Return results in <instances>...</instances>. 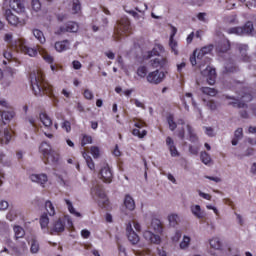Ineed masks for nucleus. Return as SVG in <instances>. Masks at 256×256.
<instances>
[{
	"instance_id": "5",
	"label": "nucleus",
	"mask_w": 256,
	"mask_h": 256,
	"mask_svg": "<svg viewBox=\"0 0 256 256\" xmlns=\"http://www.w3.org/2000/svg\"><path fill=\"white\" fill-rule=\"evenodd\" d=\"M151 57H156L151 59ZM147 59H151L149 62L150 67L152 69H161L167 65V59L159 56V51H157V47L148 52Z\"/></svg>"
},
{
	"instance_id": "3",
	"label": "nucleus",
	"mask_w": 256,
	"mask_h": 256,
	"mask_svg": "<svg viewBox=\"0 0 256 256\" xmlns=\"http://www.w3.org/2000/svg\"><path fill=\"white\" fill-rule=\"evenodd\" d=\"M39 149L44 157L43 159L46 165H55L59 163V153H57L55 150H52L51 146L47 142H43Z\"/></svg>"
},
{
	"instance_id": "30",
	"label": "nucleus",
	"mask_w": 256,
	"mask_h": 256,
	"mask_svg": "<svg viewBox=\"0 0 256 256\" xmlns=\"http://www.w3.org/2000/svg\"><path fill=\"white\" fill-rule=\"evenodd\" d=\"M65 203L68 207L69 213H71L72 215H75L76 217H81V213L75 211V208L73 207V203L71 202V200L66 199Z\"/></svg>"
},
{
	"instance_id": "34",
	"label": "nucleus",
	"mask_w": 256,
	"mask_h": 256,
	"mask_svg": "<svg viewBox=\"0 0 256 256\" xmlns=\"http://www.w3.org/2000/svg\"><path fill=\"white\" fill-rule=\"evenodd\" d=\"M168 221L171 227H175L176 225H179V216L177 214H171L168 216Z\"/></svg>"
},
{
	"instance_id": "63",
	"label": "nucleus",
	"mask_w": 256,
	"mask_h": 256,
	"mask_svg": "<svg viewBox=\"0 0 256 256\" xmlns=\"http://www.w3.org/2000/svg\"><path fill=\"white\" fill-rule=\"evenodd\" d=\"M28 122L30 123V125H32V127L34 128V131H37V124L35 123V119L33 117H29L28 118Z\"/></svg>"
},
{
	"instance_id": "35",
	"label": "nucleus",
	"mask_w": 256,
	"mask_h": 256,
	"mask_svg": "<svg viewBox=\"0 0 256 256\" xmlns=\"http://www.w3.org/2000/svg\"><path fill=\"white\" fill-rule=\"evenodd\" d=\"M202 93L205 95H209L210 97H215L217 95V90L209 87H202L201 88Z\"/></svg>"
},
{
	"instance_id": "8",
	"label": "nucleus",
	"mask_w": 256,
	"mask_h": 256,
	"mask_svg": "<svg viewBox=\"0 0 256 256\" xmlns=\"http://www.w3.org/2000/svg\"><path fill=\"white\" fill-rule=\"evenodd\" d=\"M92 195H96L98 197V204L100 207H105L109 203V199H107V195H105V191H103V187L101 185H96L91 190Z\"/></svg>"
},
{
	"instance_id": "26",
	"label": "nucleus",
	"mask_w": 256,
	"mask_h": 256,
	"mask_svg": "<svg viewBox=\"0 0 256 256\" xmlns=\"http://www.w3.org/2000/svg\"><path fill=\"white\" fill-rule=\"evenodd\" d=\"M150 229H153L155 233H163V226H161V221L157 219L152 220Z\"/></svg>"
},
{
	"instance_id": "27",
	"label": "nucleus",
	"mask_w": 256,
	"mask_h": 256,
	"mask_svg": "<svg viewBox=\"0 0 256 256\" xmlns=\"http://www.w3.org/2000/svg\"><path fill=\"white\" fill-rule=\"evenodd\" d=\"M15 239H23L25 230L21 226H14Z\"/></svg>"
},
{
	"instance_id": "20",
	"label": "nucleus",
	"mask_w": 256,
	"mask_h": 256,
	"mask_svg": "<svg viewBox=\"0 0 256 256\" xmlns=\"http://www.w3.org/2000/svg\"><path fill=\"white\" fill-rule=\"evenodd\" d=\"M197 51H198L197 59H203V57H205V55H209V53H211V51H213V44L204 46L200 50H197Z\"/></svg>"
},
{
	"instance_id": "31",
	"label": "nucleus",
	"mask_w": 256,
	"mask_h": 256,
	"mask_svg": "<svg viewBox=\"0 0 256 256\" xmlns=\"http://www.w3.org/2000/svg\"><path fill=\"white\" fill-rule=\"evenodd\" d=\"M169 47L171 48L172 53H174V55H179V49L177 41H175V39L170 38L169 40Z\"/></svg>"
},
{
	"instance_id": "18",
	"label": "nucleus",
	"mask_w": 256,
	"mask_h": 256,
	"mask_svg": "<svg viewBox=\"0 0 256 256\" xmlns=\"http://www.w3.org/2000/svg\"><path fill=\"white\" fill-rule=\"evenodd\" d=\"M211 249H215L216 251H221L223 249V242L219 237H213L209 240Z\"/></svg>"
},
{
	"instance_id": "44",
	"label": "nucleus",
	"mask_w": 256,
	"mask_h": 256,
	"mask_svg": "<svg viewBox=\"0 0 256 256\" xmlns=\"http://www.w3.org/2000/svg\"><path fill=\"white\" fill-rule=\"evenodd\" d=\"M40 225L42 227V229H45V227H48L49 225V217L47 216V214H43L40 218Z\"/></svg>"
},
{
	"instance_id": "40",
	"label": "nucleus",
	"mask_w": 256,
	"mask_h": 256,
	"mask_svg": "<svg viewBox=\"0 0 256 256\" xmlns=\"http://www.w3.org/2000/svg\"><path fill=\"white\" fill-rule=\"evenodd\" d=\"M147 68L145 66H140L137 69V75L138 77H141L142 79H145V77H147Z\"/></svg>"
},
{
	"instance_id": "13",
	"label": "nucleus",
	"mask_w": 256,
	"mask_h": 256,
	"mask_svg": "<svg viewBox=\"0 0 256 256\" xmlns=\"http://www.w3.org/2000/svg\"><path fill=\"white\" fill-rule=\"evenodd\" d=\"M100 179H102L104 183H111V181H113V172H111L109 165L106 164L101 168Z\"/></svg>"
},
{
	"instance_id": "56",
	"label": "nucleus",
	"mask_w": 256,
	"mask_h": 256,
	"mask_svg": "<svg viewBox=\"0 0 256 256\" xmlns=\"http://www.w3.org/2000/svg\"><path fill=\"white\" fill-rule=\"evenodd\" d=\"M197 55H198V51L195 50L193 53V56L190 57V63L193 66L197 65Z\"/></svg>"
},
{
	"instance_id": "15",
	"label": "nucleus",
	"mask_w": 256,
	"mask_h": 256,
	"mask_svg": "<svg viewBox=\"0 0 256 256\" xmlns=\"http://www.w3.org/2000/svg\"><path fill=\"white\" fill-rule=\"evenodd\" d=\"M71 48V42H69V40H62V41H58L54 44V49L58 52V53H63V51H67Z\"/></svg>"
},
{
	"instance_id": "22",
	"label": "nucleus",
	"mask_w": 256,
	"mask_h": 256,
	"mask_svg": "<svg viewBox=\"0 0 256 256\" xmlns=\"http://www.w3.org/2000/svg\"><path fill=\"white\" fill-rule=\"evenodd\" d=\"M40 121L46 129L53 126V120L46 113H40Z\"/></svg>"
},
{
	"instance_id": "59",
	"label": "nucleus",
	"mask_w": 256,
	"mask_h": 256,
	"mask_svg": "<svg viewBox=\"0 0 256 256\" xmlns=\"http://www.w3.org/2000/svg\"><path fill=\"white\" fill-rule=\"evenodd\" d=\"M84 97L85 99H88L89 101H91V99H93V92H91V90L86 89L84 91Z\"/></svg>"
},
{
	"instance_id": "33",
	"label": "nucleus",
	"mask_w": 256,
	"mask_h": 256,
	"mask_svg": "<svg viewBox=\"0 0 256 256\" xmlns=\"http://www.w3.org/2000/svg\"><path fill=\"white\" fill-rule=\"evenodd\" d=\"M244 35H251L253 33V22H247L242 26Z\"/></svg>"
},
{
	"instance_id": "54",
	"label": "nucleus",
	"mask_w": 256,
	"mask_h": 256,
	"mask_svg": "<svg viewBox=\"0 0 256 256\" xmlns=\"http://www.w3.org/2000/svg\"><path fill=\"white\" fill-rule=\"evenodd\" d=\"M234 138L236 139H243V128H238L234 133Z\"/></svg>"
},
{
	"instance_id": "53",
	"label": "nucleus",
	"mask_w": 256,
	"mask_h": 256,
	"mask_svg": "<svg viewBox=\"0 0 256 256\" xmlns=\"http://www.w3.org/2000/svg\"><path fill=\"white\" fill-rule=\"evenodd\" d=\"M206 105H207V107L209 108L210 111H216L217 110V103H215V101H213V100H209Z\"/></svg>"
},
{
	"instance_id": "55",
	"label": "nucleus",
	"mask_w": 256,
	"mask_h": 256,
	"mask_svg": "<svg viewBox=\"0 0 256 256\" xmlns=\"http://www.w3.org/2000/svg\"><path fill=\"white\" fill-rule=\"evenodd\" d=\"M206 135L208 137H215V130L212 127H204Z\"/></svg>"
},
{
	"instance_id": "9",
	"label": "nucleus",
	"mask_w": 256,
	"mask_h": 256,
	"mask_svg": "<svg viewBox=\"0 0 256 256\" xmlns=\"http://www.w3.org/2000/svg\"><path fill=\"white\" fill-rule=\"evenodd\" d=\"M66 221L67 218H59L55 220L49 228L50 235H58V233H63V231H65Z\"/></svg>"
},
{
	"instance_id": "64",
	"label": "nucleus",
	"mask_w": 256,
	"mask_h": 256,
	"mask_svg": "<svg viewBox=\"0 0 256 256\" xmlns=\"http://www.w3.org/2000/svg\"><path fill=\"white\" fill-rule=\"evenodd\" d=\"M200 197H203V199H207V201H211V196L207 193L199 192Z\"/></svg>"
},
{
	"instance_id": "28",
	"label": "nucleus",
	"mask_w": 256,
	"mask_h": 256,
	"mask_svg": "<svg viewBox=\"0 0 256 256\" xmlns=\"http://www.w3.org/2000/svg\"><path fill=\"white\" fill-rule=\"evenodd\" d=\"M30 243H31V246H30L31 253H33V254L39 253L40 247H39V242L37 241V239L32 238Z\"/></svg>"
},
{
	"instance_id": "42",
	"label": "nucleus",
	"mask_w": 256,
	"mask_h": 256,
	"mask_svg": "<svg viewBox=\"0 0 256 256\" xmlns=\"http://www.w3.org/2000/svg\"><path fill=\"white\" fill-rule=\"evenodd\" d=\"M132 134L135 136V137H139V139H143L144 137L147 136V130H143L142 132L139 131V129H133L132 130Z\"/></svg>"
},
{
	"instance_id": "62",
	"label": "nucleus",
	"mask_w": 256,
	"mask_h": 256,
	"mask_svg": "<svg viewBox=\"0 0 256 256\" xmlns=\"http://www.w3.org/2000/svg\"><path fill=\"white\" fill-rule=\"evenodd\" d=\"M72 65H73V69H76V70H79V69H81V67H83V66L81 65V62H79L78 60H74V61L72 62Z\"/></svg>"
},
{
	"instance_id": "37",
	"label": "nucleus",
	"mask_w": 256,
	"mask_h": 256,
	"mask_svg": "<svg viewBox=\"0 0 256 256\" xmlns=\"http://www.w3.org/2000/svg\"><path fill=\"white\" fill-rule=\"evenodd\" d=\"M201 161L204 165H209L211 163V156L207 152H201Z\"/></svg>"
},
{
	"instance_id": "21",
	"label": "nucleus",
	"mask_w": 256,
	"mask_h": 256,
	"mask_svg": "<svg viewBox=\"0 0 256 256\" xmlns=\"http://www.w3.org/2000/svg\"><path fill=\"white\" fill-rule=\"evenodd\" d=\"M124 206L126 207V209H128V211H134V209H135V200L133 199V197H131V195H126L125 196Z\"/></svg>"
},
{
	"instance_id": "45",
	"label": "nucleus",
	"mask_w": 256,
	"mask_h": 256,
	"mask_svg": "<svg viewBox=\"0 0 256 256\" xmlns=\"http://www.w3.org/2000/svg\"><path fill=\"white\" fill-rule=\"evenodd\" d=\"M187 131L190 135V141H192V143H195V141H197V134H195L193 128L190 125H187Z\"/></svg>"
},
{
	"instance_id": "16",
	"label": "nucleus",
	"mask_w": 256,
	"mask_h": 256,
	"mask_svg": "<svg viewBox=\"0 0 256 256\" xmlns=\"http://www.w3.org/2000/svg\"><path fill=\"white\" fill-rule=\"evenodd\" d=\"M144 239L149 241V243H154L155 245H159V243H161V237H159V235L153 234L151 231L144 232Z\"/></svg>"
},
{
	"instance_id": "6",
	"label": "nucleus",
	"mask_w": 256,
	"mask_h": 256,
	"mask_svg": "<svg viewBox=\"0 0 256 256\" xmlns=\"http://www.w3.org/2000/svg\"><path fill=\"white\" fill-rule=\"evenodd\" d=\"M133 227L136 231H141V224H139V222H137L136 220H133L132 223H128L126 227L128 240L132 245H137V243H139V235L135 233Z\"/></svg>"
},
{
	"instance_id": "11",
	"label": "nucleus",
	"mask_w": 256,
	"mask_h": 256,
	"mask_svg": "<svg viewBox=\"0 0 256 256\" xmlns=\"http://www.w3.org/2000/svg\"><path fill=\"white\" fill-rule=\"evenodd\" d=\"M77 31H79V24L76 22H68L66 25L61 26L56 31V35H63L65 33H77Z\"/></svg>"
},
{
	"instance_id": "39",
	"label": "nucleus",
	"mask_w": 256,
	"mask_h": 256,
	"mask_svg": "<svg viewBox=\"0 0 256 256\" xmlns=\"http://www.w3.org/2000/svg\"><path fill=\"white\" fill-rule=\"evenodd\" d=\"M237 49L241 53L242 57H247V49H249L247 44H237Z\"/></svg>"
},
{
	"instance_id": "58",
	"label": "nucleus",
	"mask_w": 256,
	"mask_h": 256,
	"mask_svg": "<svg viewBox=\"0 0 256 256\" xmlns=\"http://www.w3.org/2000/svg\"><path fill=\"white\" fill-rule=\"evenodd\" d=\"M9 208V202L2 200L0 201V211H5Z\"/></svg>"
},
{
	"instance_id": "38",
	"label": "nucleus",
	"mask_w": 256,
	"mask_h": 256,
	"mask_svg": "<svg viewBox=\"0 0 256 256\" xmlns=\"http://www.w3.org/2000/svg\"><path fill=\"white\" fill-rule=\"evenodd\" d=\"M191 243V238L189 236H184L183 240L180 242V249H187Z\"/></svg>"
},
{
	"instance_id": "17",
	"label": "nucleus",
	"mask_w": 256,
	"mask_h": 256,
	"mask_svg": "<svg viewBox=\"0 0 256 256\" xmlns=\"http://www.w3.org/2000/svg\"><path fill=\"white\" fill-rule=\"evenodd\" d=\"M30 180L33 183H38L39 185H45L49 180L46 174H32L30 175Z\"/></svg>"
},
{
	"instance_id": "48",
	"label": "nucleus",
	"mask_w": 256,
	"mask_h": 256,
	"mask_svg": "<svg viewBox=\"0 0 256 256\" xmlns=\"http://www.w3.org/2000/svg\"><path fill=\"white\" fill-rule=\"evenodd\" d=\"M11 141V131L4 130V138L1 139V143H9Z\"/></svg>"
},
{
	"instance_id": "61",
	"label": "nucleus",
	"mask_w": 256,
	"mask_h": 256,
	"mask_svg": "<svg viewBox=\"0 0 256 256\" xmlns=\"http://www.w3.org/2000/svg\"><path fill=\"white\" fill-rule=\"evenodd\" d=\"M253 96H251V94H245L244 96H242V101L243 103H249V101H252Z\"/></svg>"
},
{
	"instance_id": "2",
	"label": "nucleus",
	"mask_w": 256,
	"mask_h": 256,
	"mask_svg": "<svg viewBox=\"0 0 256 256\" xmlns=\"http://www.w3.org/2000/svg\"><path fill=\"white\" fill-rule=\"evenodd\" d=\"M25 43V39L23 38H18L17 40H15V50L21 51V53L29 55V57H37L39 53V55H41V57L44 59V61H46V63H53V56L47 53V50H45V48H43L42 46H37L36 48H29Z\"/></svg>"
},
{
	"instance_id": "52",
	"label": "nucleus",
	"mask_w": 256,
	"mask_h": 256,
	"mask_svg": "<svg viewBox=\"0 0 256 256\" xmlns=\"http://www.w3.org/2000/svg\"><path fill=\"white\" fill-rule=\"evenodd\" d=\"M131 102L134 103L136 107L140 109H144V110L146 109L145 103L141 102L139 99H132Z\"/></svg>"
},
{
	"instance_id": "49",
	"label": "nucleus",
	"mask_w": 256,
	"mask_h": 256,
	"mask_svg": "<svg viewBox=\"0 0 256 256\" xmlns=\"http://www.w3.org/2000/svg\"><path fill=\"white\" fill-rule=\"evenodd\" d=\"M134 255L136 256H143V255H151V250L150 249H145L143 251L141 250H133Z\"/></svg>"
},
{
	"instance_id": "23",
	"label": "nucleus",
	"mask_w": 256,
	"mask_h": 256,
	"mask_svg": "<svg viewBox=\"0 0 256 256\" xmlns=\"http://www.w3.org/2000/svg\"><path fill=\"white\" fill-rule=\"evenodd\" d=\"M191 212L197 219H203L205 217V212L201 210V206L199 205L191 206Z\"/></svg>"
},
{
	"instance_id": "4",
	"label": "nucleus",
	"mask_w": 256,
	"mask_h": 256,
	"mask_svg": "<svg viewBox=\"0 0 256 256\" xmlns=\"http://www.w3.org/2000/svg\"><path fill=\"white\" fill-rule=\"evenodd\" d=\"M131 33V21L129 18L123 17L118 20L117 25L114 29V41H121V37L129 35Z\"/></svg>"
},
{
	"instance_id": "41",
	"label": "nucleus",
	"mask_w": 256,
	"mask_h": 256,
	"mask_svg": "<svg viewBox=\"0 0 256 256\" xmlns=\"http://www.w3.org/2000/svg\"><path fill=\"white\" fill-rule=\"evenodd\" d=\"M167 121L170 131H175L177 129V123H175V121L173 120V115H169L167 117Z\"/></svg>"
},
{
	"instance_id": "7",
	"label": "nucleus",
	"mask_w": 256,
	"mask_h": 256,
	"mask_svg": "<svg viewBox=\"0 0 256 256\" xmlns=\"http://www.w3.org/2000/svg\"><path fill=\"white\" fill-rule=\"evenodd\" d=\"M4 17L9 25H12L13 27H17V25H25V19H23L25 15H16L10 9L4 11Z\"/></svg>"
},
{
	"instance_id": "24",
	"label": "nucleus",
	"mask_w": 256,
	"mask_h": 256,
	"mask_svg": "<svg viewBox=\"0 0 256 256\" xmlns=\"http://www.w3.org/2000/svg\"><path fill=\"white\" fill-rule=\"evenodd\" d=\"M33 35H34L35 39H37V41H39V43H41V45H44V43H46L47 40L45 39V34H43V31H41L39 29H34Z\"/></svg>"
},
{
	"instance_id": "12",
	"label": "nucleus",
	"mask_w": 256,
	"mask_h": 256,
	"mask_svg": "<svg viewBox=\"0 0 256 256\" xmlns=\"http://www.w3.org/2000/svg\"><path fill=\"white\" fill-rule=\"evenodd\" d=\"M9 6L17 15H25V4H23V0H10Z\"/></svg>"
},
{
	"instance_id": "32",
	"label": "nucleus",
	"mask_w": 256,
	"mask_h": 256,
	"mask_svg": "<svg viewBox=\"0 0 256 256\" xmlns=\"http://www.w3.org/2000/svg\"><path fill=\"white\" fill-rule=\"evenodd\" d=\"M81 12V2L79 0H73L72 2V13L73 15H77V13Z\"/></svg>"
},
{
	"instance_id": "50",
	"label": "nucleus",
	"mask_w": 256,
	"mask_h": 256,
	"mask_svg": "<svg viewBox=\"0 0 256 256\" xmlns=\"http://www.w3.org/2000/svg\"><path fill=\"white\" fill-rule=\"evenodd\" d=\"M89 143H93V138H91V136H83L81 142L82 147H85V145H89Z\"/></svg>"
},
{
	"instance_id": "29",
	"label": "nucleus",
	"mask_w": 256,
	"mask_h": 256,
	"mask_svg": "<svg viewBox=\"0 0 256 256\" xmlns=\"http://www.w3.org/2000/svg\"><path fill=\"white\" fill-rule=\"evenodd\" d=\"M83 157L87 163V166L91 171H95V163L93 162V159L91 156H89L87 153H83Z\"/></svg>"
},
{
	"instance_id": "36",
	"label": "nucleus",
	"mask_w": 256,
	"mask_h": 256,
	"mask_svg": "<svg viewBox=\"0 0 256 256\" xmlns=\"http://www.w3.org/2000/svg\"><path fill=\"white\" fill-rule=\"evenodd\" d=\"M45 208L50 217H53V215H55V207L53 206V203H51V201H46Z\"/></svg>"
},
{
	"instance_id": "60",
	"label": "nucleus",
	"mask_w": 256,
	"mask_h": 256,
	"mask_svg": "<svg viewBox=\"0 0 256 256\" xmlns=\"http://www.w3.org/2000/svg\"><path fill=\"white\" fill-rule=\"evenodd\" d=\"M62 128L65 129L67 133H69L71 131V122L64 121V123L62 124Z\"/></svg>"
},
{
	"instance_id": "1",
	"label": "nucleus",
	"mask_w": 256,
	"mask_h": 256,
	"mask_svg": "<svg viewBox=\"0 0 256 256\" xmlns=\"http://www.w3.org/2000/svg\"><path fill=\"white\" fill-rule=\"evenodd\" d=\"M30 81L32 91L36 97H43V95H48V97H55V94H53V86L45 81V75H43V71L39 69L33 70L30 73Z\"/></svg>"
},
{
	"instance_id": "51",
	"label": "nucleus",
	"mask_w": 256,
	"mask_h": 256,
	"mask_svg": "<svg viewBox=\"0 0 256 256\" xmlns=\"http://www.w3.org/2000/svg\"><path fill=\"white\" fill-rule=\"evenodd\" d=\"M91 155H93L94 159H98L99 157V148L97 146H92L90 148Z\"/></svg>"
},
{
	"instance_id": "57",
	"label": "nucleus",
	"mask_w": 256,
	"mask_h": 256,
	"mask_svg": "<svg viewBox=\"0 0 256 256\" xmlns=\"http://www.w3.org/2000/svg\"><path fill=\"white\" fill-rule=\"evenodd\" d=\"M230 105H233V107H237L238 109L245 107V103L239 102V100H236L235 102H231Z\"/></svg>"
},
{
	"instance_id": "47",
	"label": "nucleus",
	"mask_w": 256,
	"mask_h": 256,
	"mask_svg": "<svg viewBox=\"0 0 256 256\" xmlns=\"http://www.w3.org/2000/svg\"><path fill=\"white\" fill-rule=\"evenodd\" d=\"M31 5H32L33 11H35L36 13H38V11H41V1L32 0Z\"/></svg>"
},
{
	"instance_id": "43",
	"label": "nucleus",
	"mask_w": 256,
	"mask_h": 256,
	"mask_svg": "<svg viewBox=\"0 0 256 256\" xmlns=\"http://www.w3.org/2000/svg\"><path fill=\"white\" fill-rule=\"evenodd\" d=\"M228 33L234 34V35H245L244 32H243V27L230 28L228 30Z\"/></svg>"
},
{
	"instance_id": "14",
	"label": "nucleus",
	"mask_w": 256,
	"mask_h": 256,
	"mask_svg": "<svg viewBox=\"0 0 256 256\" xmlns=\"http://www.w3.org/2000/svg\"><path fill=\"white\" fill-rule=\"evenodd\" d=\"M201 75L207 77L206 81L208 85H215V69L208 66L206 69L201 71Z\"/></svg>"
},
{
	"instance_id": "19",
	"label": "nucleus",
	"mask_w": 256,
	"mask_h": 256,
	"mask_svg": "<svg viewBox=\"0 0 256 256\" xmlns=\"http://www.w3.org/2000/svg\"><path fill=\"white\" fill-rule=\"evenodd\" d=\"M166 145L169 147V151L172 157H179V151H177V147H175V144L171 137L166 138Z\"/></svg>"
},
{
	"instance_id": "10",
	"label": "nucleus",
	"mask_w": 256,
	"mask_h": 256,
	"mask_svg": "<svg viewBox=\"0 0 256 256\" xmlns=\"http://www.w3.org/2000/svg\"><path fill=\"white\" fill-rule=\"evenodd\" d=\"M146 79L148 83H151L152 85H159V83H163V80L165 79V72L155 70L153 72H150L146 76Z\"/></svg>"
},
{
	"instance_id": "46",
	"label": "nucleus",
	"mask_w": 256,
	"mask_h": 256,
	"mask_svg": "<svg viewBox=\"0 0 256 256\" xmlns=\"http://www.w3.org/2000/svg\"><path fill=\"white\" fill-rule=\"evenodd\" d=\"M4 40L6 41V43H8V45L11 46L12 49H15V41H13V34H6L4 37Z\"/></svg>"
},
{
	"instance_id": "25",
	"label": "nucleus",
	"mask_w": 256,
	"mask_h": 256,
	"mask_svg": "<svg viewBox=\"0 0 256 256\" xmlns=\"http://www.w3.org/2000/svg\"><path fill=\"white\" fill-rule=\"evenodd\" d=\"M15 117V112L14 111H3L1 112V118L4 123V125H7V122L5 121H11Z\"/></svg>"
}]
</instances>
